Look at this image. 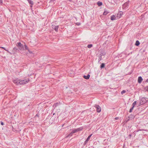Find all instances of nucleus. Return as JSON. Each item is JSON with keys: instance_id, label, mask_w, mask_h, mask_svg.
<instances>
[{"instance_id": "f257e3e1", "label": "nucleus", "mask_w": 148, "mask_h": 148, "mask_svg": "<svg viewBox=\"0 0 148 148\" xmlns=\"http://www.w3.org/2000/svg\"><path fill=\"white\" fill-rule=\"evenodd\" d=\"M29 82V80L25 79L20 80L18 79H16L13 80V82L17 85L24 84L27 83Z\"/></svg>"}, {"instance_id": "f03ea898", "label": "nucleus", "mask_w": 148, "mask_h": 148, "mask_svg": "<svg viewBox=\"0 0 148 148\" xmlns=\"http://www.w3.org/2000/svg\"><path fill=\"white\" fill-rule=\"evenodd\" d=\"M16 45L20 50L24 51L25 50L24 45L21 44V42H19L17 43Z\"/></svg>"}, {"instance_id": "7ed1b4c3", "label": "nucleus", "mask_w": 148, "mask_h": 148, "mask_svg": "<svg viewBox=\"0 0 148 148\" xmlns=\"http://www.w3.org/2000/svg\"><path fill=\"white\" fill-rule=\"evenodd\" d=\"M83 127H81L79 128H77V129H73V130L72 131V133H73V134L76 132H77L80 131L81 130H82L83 129Z\"/></svg>"}, {"instance_id": "20e7f679", "label": "nucleus", "mask_w": 148, "mask_h": 148, "mask_svg": "<svg viewBox=\"0 0 148 148\" xmlns=\"http://www.w3.org/2000/svg\"><path fill=\"white\" fill-rule=\"evenodd\" d=\"M136 101H134L132 104V107L130 108V111L129 112H131L132 111V110L133 109L134 107H135V106L136 104Z\"/></svg>"}, {"instance_id": "39448f33", "label": "nucleus", "mask_w": 148, "mask_h": 148, "mask_svg": "<svg viewBox=\"0 0 148 148\" xmlns=\"http://www.w3.org/2000/svg\"><path fill=\"white\" fill-rule=\"evenodd\" d=\"M95 107L97 108V112H99L101 111V109L99 106L96 105Z\"/></svg>"}, {"instance_id": "423d86ee", "label": "nucleus", "mask_w": 148, "mask_h": 148, "mask_svg": "<svg viewBox=\"0 0 148 148\" xmlns=\"http://www.w3.org/2000/svg\"><path fill=\"white\" fill-rule=\"evenodd\" d=\"M52 28L53 29H54L57 32L58 31V25H52Z\"/></svg>"}, {"instance_id": "0eeeda50", "label": "nucleus", "mask_w": 148, "mask_h": 148, "mask_svg": "<svg viewBox=\"0 0 148 148\" xmlns=\"http://www.w3.org/2000/svg\"><path fill=\"white\" fill-rule=\"evenodd\" d=\"M123 12L122 11H120L119 12V13L117 14V17L118 18H120L122 15L123 14Z\"/></svg>"}, {"instance_id": "6e6552de", "label": "nucleus", "mask_w": 148, "mask_h": 148, "mask_svg": "<svg viewBox=\"0 0 148 148\" xmlns=\"http://www.w3.org/2000/svg\"><path fill=\"white\" fill-rule=\"evenodd\" d=\"M92 135V134L91 135H89L88 137L87 138V139H86V140L84 142V143L85 144H86L87 143V142H88V141L89 140V139H90V137Z\"/></svg>"}, {"instance_id": "1a4fd4ad", "label": "nucleus", "mask_w": 148, "mask_h": 148, "mask_svg": "<svg viewBox=\"0 0 148 148\" xmlns=\"http://www.w3.org/2000/svg\"><path fill=\"white\" fill-rule=\"evenodd\" d=\"M143 80L141 76L139 77L138 78V82L139 83H140Z\"/></svg>"}, {"instance_id": "9d476101", "label": "nucleus", "mask_w": 148, "mask_h": 148, "mask_svg": "<svg viewBox=\"0 0 148 148\" xmlns=\"http://www.w3.org/2000/svg\"><path fill=\"white\" fill-rule=\"evenodd\" d=\"M111 20L112 21H114L116 20V17L114 15H112L111 16Z\"/></svg>"}, {"instance_id": "9b49d317", "label": "nucleus", "mask_w": 148, "mask_h": 148, "mask_svg": "<svg viewBox=\"0 0 148 148\" xmlns=\"http://www.w3.org/2000/svg\"><path fill=\"white\" fill-rule=\"evenodd\" d=\"M83 77L85 79H89L90 77V75L88 74L87 76L84 75Z\"/></svg>"}, {"instance_id": "f8f14e48", "label": "nucleus", "mask_w": 148, "mask_h": 148, "mask_svg": "<svg viewBox=\"0 0 148 148\" xmlns=\"http://www.w3.org/2000/svg\"><path fill=\"white\" fill-rule=\"evenodd\" d=\"M24 47H25V49H27L28 50V51H29V53H32V52H31L29 50V49H28L27 47V45H25Z\"/></svg>"}, {"instance_id": "ddd939ff", "label": "nucleus", "mask_w": 148, "mask_h": 148, "mask_svg": "<svg viewBox=\"0 0 148 148\" xmlns=\"http://www.w3.org/2000/svg\"><path fill=\"white\" fill-rule=\"evenodd\" d=\"M29 4H31V5H33V2L31 1V0H27Z\"/></svg>"}, {"instance_id": "4468645a", "label": "nucleus", "mask_w": 148, "mask_h": 148, "mask_svg": "<svg viewBox=\"0 0 148 148\" xmlns=\"http://www.w3.org/2000/svg\"><path fill=\"white\" fill-rule=\"evenodd\" d=\"M139 44H140V42H139V41L138 40H137L136 41L135 45L137 46H138L139 45Z\"/></svg>"}, {"instance_id": "2eb2a0df", "label": "nucleus", "mask_w": 148, "mask_h": 148, "mask_svg": "<svg viewBox=\"0 0 148 148\" xmlns=\"http://www.w3.org/2000/svg\"><path fill=\"white\" fill-rule=\"evenodd\" d=\"M104 66L105 64L103 63L101 64L100 67L101 69H102L103 68H104Z\"/></svg>"}, {"instance_id": "dca6fc26", "label": "nucleus", "mask_w": 148, "mask_h": 148, "mask_svg": "<svg viewBox=\"0 0 148 148\" xmlns=\"http://www.w3.org/2000/svg\"><path fill=\"white\" fill-rule=\"evenodd\" d=\"M109 13V12L107 11H105L103 12V14L104 15H106Z\"/></svg>"}, {"instance_id": "f3484780", "label": "nucleus", "mask_w": 148, "mask_h": 148, "mask_svg": "<svg viewBox=\"0 0 148 148\" xmlns=\"http://www.w3.org/2000/svg\"><path fill=\"white\" fill-rule=\"evenodd\" d=\"M73 133H72V132H71L69 134L68 136H67L66 137H69V136H72V135L73 134Z\"/></svg>"}, {"instance_id": "a211bd4d", "label": "nucleus", "mask_w": 148, "mask_h": 148, "mask_svg": "<svg viewBox=\"0 0 148 148\" xmlns=\"http://www.w3.org/2000/svg\"><path fill=\"white\" fill-rule=\"evenodd\" d=\"M98 5L99 6H100L102 5V3L101 2H98Z\"/></svg>"}, {"instance_id": "6ab92c4d", "label": "nucleus", "mask_w": 148, "mask_h": 148, "mask_svg": "<svg viewBox=\"0 0 148 148\" xmlns=\"http://www.w3.org/2000/svg\"><path fill=\"white\" fill-rule=\"evenodd\" d=\"M92 45H91V44H90V45H88V46L87 47L88 48H90L91 47H92Z\"/></svg>"}, {"instance_id": "aec40b11", "label": "nucleus", "mask_w": 148, "mask_h": 148, "mask_svg": "<svg viewBox=\"0 0 148 148\" xmlns=\"http://www.w3.org/2000/svg\"><path fill=\"white\" fill-rule=\"evenodd\" d=\"M126 92V91L125 90H123L121 92V93L122 94H123L125 93V92Z\"/></svg>"}, {"instance_id": "412c9836", "label": "nucleus", "mask_w": 148, "mask_h": 148, "mask_svg": "<svg viewBox=\"0 0 148 148\" xmlns=\"http://www.w3.org/2000/svg\"><path fill=\"white\" fill-rule=\"evenodd\" d=\"M75 24L77 25H80V23H75Z\"/></svg>"}, {"instance_id": "4be33fe9", "label": "nucleus", "mask_w": 148, "mask_h": 148, "mask_svg": "<svg viewBox=\"0 0 148 148\" xmlns=\"http://www.w3.org/2000/svg\"><path fill=\"white\" fill-rule=\"evenodd\" d=\"M1 48H2V49H4L5 50V51H8L6 49H5V47H1Z\"/></svg>"}, {"instance_id": "5701e85b", "label": "nucleus", "mask_w": 148, "mask_h": 148, "mask_svg": "<svg viewBox=\"0 0 148 148\" xmlns=\"http://www.w3.org/2000/svg\"><path fill=\"white\" fill-rule=\"evenodd\" d=\"M2 4V0H0V4Z\"/></svg>"}, {"instance_id": "b1692460", "label": "nucleus", "mask_w": 148, "mask_h": 148, "mask_svg": "<svg viewBox=\"0 0 148 148\" xmlns=\"http://www.w3.org/2000/svg\"><path fill=\"white\" fill-rule=\"evenodd\" d=\"M1 125H4L3 123L2 122H1Z\"/></svg>"}, {"instance_id": "393cba45", "label": "nucleus", "mask_w": 148, "mask_h": 148, "mask_svg": "<svg viewBox=\"0 0 148 148\" xmlns=\"http://www.w3.org/2000/svg\"><path fill=\"white\" fill-rule=\"evenodd\" d=\"M146 90L148 91V86L146 87Z\"/></svg>"}, {"instance_id": "a878e982", "label": "nucleus", "mask_w": 148, "mask_h": 148, "mask_svg": "<svg viewBox=\"0 0 148 148\" xmlns=\"http://www.w3.org/2000/svg\"><path fill=\"white\" fill-rule=\"evenodd\" d=\"M57 104V103H56V104H55L54 105V106H56V105Z\"/></svg>"}, {"instance_id": "bb28decb", "label": "nucleus", "mask_w": 148, "mask_h": 148, "mask_svg": "<svg viewBox=\"0 0 148 148\" xmlns=\"http://www.w3.org/2000/svg\"><path fill=\"white\" fill-rule=\"evenodd\" d=\"M145 99L144 98H142V99H141V100H145Z\"/></svg>"}, {"instance_id": "cd10ccee", "label": "nucleus", "mask_w": 148, "mask_h": 148, "mask_svg": "<svg viewBox=\"0 0 148 148\" xmlns=\"http://www.w3.org/2000/svg\"><path fill=\"white\" fill-rule=\"evenodd\" d=\"M118 119V118H117V117H116L115 118V119L116 120H117Z\"/></svg>"}, {"instance_id": "c85d7f7f", "label": "nucleus", "mask_w": 148, "mask_h": 148, "mask_svg": "<svg viewBox=\"0 0 148 148\" xmlns=\"http://www.w3.org/2000/svg\"><path fill=\"white\" fill-rule=\"evenodd\" d=\"M146 82H148V79L147 80Z\"/></svg>"}, {"instance_id": "c756f323", "label": "nucleus", "mask_w": 148, "mask_h": 148, "mask_svg": "<svg viewBox=\"0 0 148 148\" xmlns=\"http://www.w3.org/2000/svg\"><path fill=\"white\" fill-rule=\"evenodd\" d=\"M15 49H16L15 48H14L13 49L14 50Z\"/></svg>"}, {"instance_id": "7c9ffc66", "label": "nucleus", "mask_w": 148, "mask_h": 148, "mask_svg": "<svg viewBox=\"0 0 148 148\" xmlns=\"http://www.w3.org/2000/svg\"><path fill=\"white\" fill-rule=\"evenodd\" d=\"M129 136H130L131 137V134H130L129 135Z\"/></svg>"}, {"instance_id": "2f4dec72", "label": "nucleus", "mask_w": 148, "mask_h": 148, "mask_svg": "<svg viewBox=\"0 0 148 148\" xmlns=\"http://www.w3.org/2000/svg\"><path fill=\"white\" fill-rule=\"evenodd\" d=\"M68 0L70 1H72V0Z\"/></svg>"}, {"instance_id": "473e14b6", "label": "nucleus", "mask_w": 148, "mask_h": 148, "mask_svg": "<svg viewBox=\"0 0 148 148\" xmlns=\"http://www.w3.org/2000/svg\"><path fill=\"white\" fill-rule=\"evenodd\" d=\"M32 5L31 6V7H32Z\"/></svg>"}]
</instances>
